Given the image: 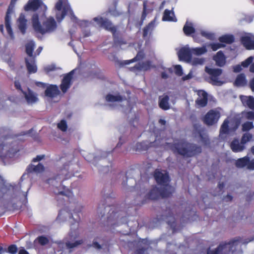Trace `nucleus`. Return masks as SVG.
<instances>
[{"label": "nucleus", "mask_w": 254, "mask_h": 254, "mask_svg": "<svg viewBox=\"0 0 254 254\" xmlns=\"http://www.w3.org/2000/svg\"><path fill=\"white\" fill-rule=\"evenodd\" d=\"M192 55L196 56H200L206 53L207 51L205 46H202L199 48H191Z\"/></svg>", "instance_id": "35"}, {"label": "nucleus", "mask_w": 254, "mask_h": 254, "mask_svg": "<svg viewBox=\"0 0 254 254\" xmlns=\"http://www.w3.org/2000/svg\"><path fill=\"white\" fill-rule=\"evenodd\" d=\"M169 215H163V219L165 220L168 224L170 225L171 226H173V223L174 222V218L172 216V213L169 211L168 212Z\"/></svg>", "instance_id": "40"}, {"label": "nucleus", "mask_w": 254, "mask_h": 254, "mask_svg": "<svg viewBox=\"0 0 254 254\" xmlns=\"http://www.w3.org/2000/svg\"><path fill=\"white\" fill-rule=\"evenodd\" d=\"M247 118L249 120H254V112H249L247 113Z\"/></svg>", "instance_id": "60"}, {"label": "nucleus", "mask_w": 254, "mask_h": 254, "mask_svg": "<svg viewBox=\"0 0 254 254\" xmlns=\"http://www.w3.org/2000/svg\"><path fill=\"white\" fill-rule=\"evenodd\" d=\"M242 70V67L240 65H237L234 67L233 71L235 72H239Z\"/></svg>", "instance_id": "63"}, {"label": "nucleus", "mask_w": 254, "mask_h": 254, "mask_svg": "<svg viewBox=\"0 0 254 254\" xmlns=\"http://www.w3.org/2000/svg\"><path fill=\"white\" fill-rule=\"evenodd\" d=\"M22 93L28 104H34L38 101L37 94L29 89L27 91H22Z\"/></svg>", "instance_id": "19"}, {"label": "nucleus", "mask_w": 254, "mask_h": 254, "mask_svg": "<svg viewBox=\"0 0 254 254\" xmlns=\"http://www.w3.org/2000/svg\"><path fill=\"white\" fill-rule=\"evenodd\" d=\"M73 74V70L71 71L63 78L61 84V89L64 93H65L71 85V80Z\"/></svg>", "instance_id": "18"}, {"label": "nucleus", "mask_w": 254, "mask_h": 254, "mask_svg": "<svg viewBox=\"0 0 254 254\" xmlns=\"http://www.w3.org/2000/svg\"><path fill=\"white\" fill-rule=\"evenodd\" d=\"M205 61L203 58H195L193 60L192 64L194 65L197 64H202Z\"/></svg>", "instance_id": "53"}, {"label": "nucleus", "mask_w": 254, "mask_h": 254, "mask_svg": "<svg viewBox=\"0 0 254 254\" xmlns=\"http://www.w3.org/2000/svg\"><path fill=\"white\" fill-rule=\"evenodd\" d=\"M44 170V166L41 163H39L37 166L32 164L29 165L26 170L28 173H40L43 171Z\"/></svg>", "instance_id": "27"}, {"label": "nucleus", "mask_w": 254, "mask_h": 254, "mask_svg": "<svg viewBox=\"0 0 254 254\" xmlns=\"http://www.w3.org/2000/svg\"><path fill=\"white\" fill-rule=\"evenodd\" d=\"M211 47L213 51H215L219 48H223L225 45L220 43H211L209 45Z\"/></svg>", "instance_id": "49"}, {"label": "nucleus", "mask_w": 254, "mask_h": 254, "mask_svg": "<svg viewBox=\"0 0 254 254\" xmlns=\"http://www.w3.org/2000/svg\"><path fill=\"white\" fill-rule=\"evenodd\" d=\"M254 240V238L249 241L244 242L241 238H237L228 243L220 244L215 250L209 249L207 250V254H227L230 252L233 253L236 250L237 247L239 244H247Z\"/></svg>", "instance_id": "4"}, {"label": "nucleus", "mask_w": 254, "mask_h": 254, "mask_svg": "<svg viewBox=\"0 0 254 254\" xmlns=\"http://www.w3.org/2000/svg\"><path fill=\"white\" fill-rule=\"evenodd\" d=\"M61 69V68H60V67H56L55 64L49 65L44 67V70L47 73H48L51 71L55 70L56 69Z\"/></svg>", "instance_id": "51"}, {"label": "nucleus", "mask_w": 254, "mask_h": 254, "mask_svg": "<svg viewBox=\"0 0 254 254\" xmlns=\"http://www.w3.org/2000/svg\"><path fill=\"white\" fill-rule=\"evenodd\" d=\"M249 84L251 90L254 92V77L250 81Z\"/></svg>", "instance_id": "64"}, {"label": "nucleus", "mask_w": 254, "mask_h": 254, "mask_svg": "<svg viewBox=\"0 0 254 254\" xmlns=\"http://www.w3.org/2000/svg\"><path fill=\"white\" fill-rule=\"evenodd\" d=\"M171 192L168 191L167 188L164 187L157 188L156 187L153 188L148 193V197L151 199H157L159 196L162 197H168Z\"/></svg>", "instance_id": "8"}, {"label": "nucleus", "mask_w": 254, "mask_h": 254, "mask_svg": "<svg viewBox=\"0 0 254 254\" xmlns=\"http://www.w3.org/2000/svg\"><path fill=\"white\" fill-rule=\"evenodd\" d=\"M73 175L72 167L66 165L61 170L58 175L49 179L47 183L54 187L53 191L56 194L67 195L68 192L66 191V187L62 185L61 183L64 180L70 178Z\"/></svg>", "instance_id": "1"}, {"label": "nucleus", "mask_w": 254, "mask_h": 254, "mask_svg": "<svg viewBox=\"0 0 254 254\" xmlns=\"http://www.w3.org/2000/svg\"><path fill=\"white\" fill-rule=\"evenodd\" d=\"M192 77H193L192 73L190 71L188 75L183 77L182 79L184 81H185V80H189V79L192 78Z\"/></svg>", "instance_id": "57"}, {"label": "nucleus", "mask_w": 254, "mask_h": 254, "mask_svg": "<svg viewBox=\"0 0 254 254\" xmlns=\"http://www.w3.org/2000/svg\"><path fill=\"white\" fill-rule=\"evenodd\" d=\"M26 66L29 74L34 73L37 72V67L35 63L34 57H27L25 59Z\"/></svg>", "instance_id": "20"}, {"label": "nucleus", "mask_w": 254, "mask_h": 254, "mask_svg": "<svg viewBox=\"0 0 254 254\" xmlns=\"http://www.w3.org/2000/svg\"><path fill=\"white\" fill-rule=\"evenodd\" d=\"M27 20L25 18V16L23 13H21L18 17L17 23L19 30L20 32L24 34L27 29Z\"/></svg>", "instance_id": "22"}, {"label": "nucleus", "mask_w": 254, "mask_h": 254, "mask_svg": "<svg viewBox=\"0 0 254 254\" xmlns=\"http://www.w3.org/2000/svg\"><path fill=\"white\" fill-rule=\"evenodd\" d=\"M18 151V149H17V148H12L11 149H9L8 150V153H7V155H8L9 154H14L15 153H16Z\"/></svg>", "instance_id": "62"}, {"label": "nucleus", "mask_w": 254, "mask_h": 254, "mask_svg": "<svg viewBox=\"0 0 254 254\" xmlns=\"http://www.w3.org/2000/svg\"><path fill=\"white\" fill-rule=\"evenodd\" d=\"M58 127L63 131H65L67 128L66 122L62 120L58 124Z\"/></svg>", "instance_id": "47"}, {"label": "nucleus", "mask_w": 254, "mask_h": 254, "mask_svg": "<svg viewBox=\"0 0 254 254\" xmlns=\"http://www.w3.org/2000/svg\"><path fill=\"white\" fill-rule=\"evenodd\" d=\"M60 91L56 85H50L48 86L45 91V95L50 98H54L59 95Z\"/></svg>", "instance_id": "21"}, {"label": "nucleus", "mask_w": 254, "mask_h": 254, "mask_svg": "<svg viewBox=\"0 0 254 254\" xmlns=\"http://www.w3.org/2000/svg\"><path fill=\"white\" fill-rule=\"evenodd\" d=\"M110 207H105L104 205H102V206H99L98 208V212L100 213L101 216H103L105 214L104 210L105 209H109Z\"/></svg>", "instance_id": "55"}, {"label": "nucleus", "mask_w": 254, "mask_h": 254, "mask_svg": "<svg viewBox=\"0 0 254 254\" xmlns=\"http://www.w3.org/2000/svg\"><path fill=\"white\" fill-rule=\"evenodd\" d=\"M146 69V64L143 62L138 63L136 64L134 66L130 67L131 71L135 70H142Z\"/></svg>", "instance_id": "39"}, {"label": "nucleus", "mask_w": 254, "mask_h": 254, "mask_svg": "<svg viewBox=\"0 0 254 254\" xmlns=\"http://www.w3.org/2000/svg\"><path fill=\"white\" fill-rule=\"evenodd\" d=\"M175 73L178 76H182L183 75V70L182 66L180 65H176L175 66Z\"/></svg>", "instance_id": "54"}, {"label": "nucleus", "mask_w": 254, "mask_h": 254, "mask_svg": "<svg viewBox=\"0 0 254 254\" xmlns=\"http://www.w3.org/2000/svg\"><path fill=\"white\" fill-rule=\"evenodd\" d=\"M135 254H148L146 249L144 248L139 249L136 250Z\"/></svg>", "instance_id": "56"}, {"label": "nucleus", "mask_w": 254, "mask_h": 254, "mask_svg": "<svg viewBox=\"0 0 254 254\" xmlns=\"http://www.w3.org/2000/svg\"><path fill=\"white\" fill-rule=\"evenodd\" d=\"M233 199V196L230 194H227L226 196H224L223 200L226 202L231 201Z\"/></svg>", "instance_id": "61"}, {"label": "nucleus", "mask_w": 254, "mask_h": 254, "mask_svg": "<svg viewBox=\"0 0 254 254\" xmlns=\"http://www.w3.org/2000/svg\"><path fill=\"white\" fill-rule=\"evenodd\" d=\"M183 31L186 35L189 36L195 32V28L192 23L187 21L183 27Z\"/></svg>", "instance_id": "30"}, {"label": "nucleus", "mask_w": 254, "mask_h": 254, "mask_svg": "<svg viewBox=\"0 0 254 254\" xmlns=\"http://www.w3.org/2000/svg\"><path fill=\"white\" fill-rule=\"evenodd\" d=\"M154 178L159 184L165 186L164 188H167V190L170 188L169 186H167V184L169 182V176L167 173H163L158 170H156L154 173Z\"/></svg>", "instance_id": "14"}, {"label": "nucleus", "mask_w": 254, "mask_h": 254, "mask_svg": "<svg viewBox=\"0 0 254 254\" xmlns=\"http://www.w3.org/2000/svg\"><path fill=\"white\" fill-rule=\"evenodd\" d=\"M85 159L89 162H92L94 165H96L95 162L97 160L100 161L101 155L100 156H94L92 154H90L85 157Z\"/></svg>", "instance_id": "43"}, {"label": "nucleus", "mask_w": 254, "mask_h": 254, "mask_svg": "<svg viewBox=\"0 0 254 254\" xmlns=\"http://www.w3.org/2000/svg\"><path fill=\"white\" fill-rule=\"evenodd\" d=\"M35 241H38V242L42 246L46 245L49 242L48 238L43 236L38 237Z\"/></svg>", "instance_id": "42"}, {"label": "nucleus", "mask_w": 254, "mask_h": 254, "mask_svg": "<svg viewBox=\"0 0 254 254\" xmlns=\"http://www.w3.org/2000/svg\"><path fill=\"white\" fill-rule=\"evenodd\" d=\"M178 55L180 60L190 63L192 56L191 48L186 46L180 50Z\"/></svg>", "instance_id": "13"}, {"label": "nucleus", "mask_w": 254, "mask_h": 254, "mask_svg": "<svg viewBox=\"0 0 254 254\" xmlns=\"http://www.w3.org/2000/svg\"><path fill=\"white\" fill-rule=\"evenodd\" d=\"M55 8L58 11L56 13V18L58 21H61L65 15L72 12L69 5L66 3V0H59L55 5Z\"/></svg>", "instance_id": "5"}, {"label": "nucleus", "mask_w": 254, "mask_h": 254, "mask_svg": "<svg viewBox=\"0 0 254 254\" xmlns=\"http://www.w3.org/2000/svg\"><path fill=\"white\" fill-rule=\"evenodd\" d=\"M169 97L168 95H163L159 97V106L164 110H167L170 108L169 103Z\"/></svg>", "instance_id": "25"}, {"label": "nucleus", "mask_w": 254, "mask_h": 254, "mask_svg": "<svg viewBox=\"0 0 254 254\" xmlns=\"http://www.w3.org/2000/svg\"><path fill=\"white\" fill-rule=\"evenodd\" d=\"M155 146V144L154 142H150L148 144L146 142H142L140 143H138L137 144V148L142 149V150H147L148 148L151 147Z\"/></svg>", "instance_id": "37"}, {"label": "nucleus", "mask_w": 254, "mask_h": 254, "mask_svg": "<svg viewBox=\"0 0 254 254\" xmlns=\"http://www.w3.org/2000/svg\"><path fill=\"white\" fill-rule=\"evenodd\" d=\"M152 26V23H150L147 26L145 27L143 29V36H145L147 35L148 31L150 27Z\"/></svg>", "instance_id": "58"}, {"label": "nucleus", "mask_w": 254, "mask_h": 254, "mask_svg": "<svg viewBox=\"0 0 254 254\" xmlns=\"http://www.w3.org/2000/svg\"><path fill=\"white\" fill-rule=\"evenodd\" d=\"M34 48V43L30 42L26 45V52L28 55V57H34L33 56V51Z\"/></svg>", "instance_id": "38"}, {"label": "nucleus", "mask_w": 254, "mask_h": 254, "mask_svg": "<svg viewBox=\"0 0 254 254\" xmlns=\"http://www.w3.org/2000/svg\"><path fill=\"white\" fill-rule=\"evenodd\" d=\"M244 105L248 106L250 108L254 110V98L252 96H244L241 98Z\"/></svg>", "instance_id": "28"}, {"label": "nucleus", "mask_w": 254, "mask_h": 254, "mask_svg": "<svg viewBox=\"0 0 254 254\" xmlns=\"http://www.w3.org/2000/svg\"><path fill=\"white\" fill-rule=\"evenodd\" d=\"M44 157H45V156L44 155H38V156H36V158H34L33 159L32 161L34 162L40 161V160L43 159L44 158Z\"/></svg>", "instance_id": "59"}, {"label": "nucleus", "mask_w": 254, "mask_h": 254, "mask_svg": "<svg viewBox=\"0 0 254 254\" xmlns=\"http://www.w3.org/2000/svg\"><path fill=\"white\" fill-rule=\"evenodd\" d=\"M220 42L231 44L234 41V37L232 35H225L219 38Z\"/></svg>", "instance_id": "36"}, {"label": "nucleus", "mask_w": 254, "mask_h": 254, "mask_svg": "<svg viewBox=\"0 0 254 254\" xmlns=\"http://www.w3.org/2000/svg\"><path fill=\"white\" fill-rule=\"evenodd\" d=\"M220 117V113L216 110H210L205 116L204 122L208 126H212L217 123Z\"/></svg>", "instance_id": "10"}, {"label": "nucleus", "mask_w": 254, "mask_h": 254, "mask_svg": "<svg viewBox=\"0 0 254 254\" xmlns=\"http://www.w3.org/2000/svg\"><path fill=\"white\" fill-rule=\"evenodd\" d=\"M228 124L229 121L227 120H225L223 124L221 126L220 132V133H227L228 132Z\"/></svg>", "instance_id": "44"}, {"label": "nucleus", "mask_w": 254, "mask_h": 254, "mask_svg": "<svg viewBox=\"0 0 254 254\" xmlns=\"http://www.w3.org/2000/svg\"><path fill=\"white\" fill-rule=\"evenodd\" d=\"M230 147L232 150L234 152H239L243 151L245 149V146L241 141L240 142L239 140L235 139L233 140L231 144Z\"/></svg>", "instance_id": "24"}, {"label": "nucleus", "mask_w": 254, "mask_h": 254, "mask_svg": "<svg viewBox=\"0 0 254 254\" xmlns=\"http://www.w3.org/2000/svg\"><path fill=\"white\" fill-rule=\"evenodd\" d=\"M205 71L209 75V82L213 85L221 86L223 82L219 80V76L222 74V70L205 67Z\"/></svg>", "instance_id": "6"}, {"label": "nucleus", "mask_w": 254, "mask_h": 254, "mask_svg": "<svg viewBox=\"0 0 254 254\" xmlns=\"http://www.w3.org/2000/svg\"><path fill=\"white\" fill-rule=\"evenodd\" d=\"M143 57V53L142 52H139V53H137V54L136 56V57L134 58H133L132 60H129V61H124V64H128L130 63H132L133 62H136V61H137L138 60H139L142 59Z\"/></svg>", "instance_id": "45"}, {"label": "nucleus", "mask_w": 254, "mask_h": 254, "mask_svg": "<svg viewBox=\"0 0 254 254\" xmlns=\"http://www.w3.org/2000/svg\"><path fill=\"white\" fill-rule=\"evenodd\" d=\"M253 57H250L247 60H246L245 61L243 62L242 63L241 65L244 67H248L253 62Z\"/></svg>", "instance_id": "52"}, {"label": "nucleus", "mask_w": 254, "mask_h": 254, "mask_svg": "<svg viewBox=\"0 0 254 254\" xmlns=\"http://www.w3.org/2000/svg\"><path fill=\"white\" fill-rule=\"evenodd\" d=\"M198 98L195 100V104L199 107H204L207 104V94L203 90H199L197 92Z\"/></svg>", "instance_id": "17"}, {"label": "nucleus", "mask_w": 254, "mask_h": 254, "mask_svg": "<svg viewBox=\"0 0 254 254\" xmlns=\"http://www.w3.org/2000/svg\"><path fill=\"white\" fill-rule=\"evenodd\" d=\"M89 248L92 247L95 249L97 251L103 253L105 252L107 249V245L106 243L102 239L96 238H95L91 244L88 245Z\"/></svg>", "instance_id": "12"}, {"label": "nucleus", "mask_w": 254, "mask_h": 254, "mask_svg": "<svg viewBox=\"0 0 254 254\" xmlns=\"http://www.w3.org/2000/svg\"><path fill=\"white\" fill-rule=\"evenodd\" d=\"M252 135L250 133H245V134H244L241 139V141L242 142V143H244L245 144L246 142L251 140L252 138Z\"/></svg>", "instance_id": "48"}, {"label": "nucleus", "mask_w": 254, "mask_h": 254, "mask_svg": "<svg viewBox=\"0 0 254 254\" xmlns=\"http://www.w3.org/2000/svg\"><path fill=\"white\" fill-rule=\"evenodd\" d=\"M173 147L179 154L187 157H192L201 152L200 146L184 140L175 142Z\"/></svg>", "instance_id": "2"}, {"label": "nucleus", "mask_w": 254, "mask_h": 254, "mask_svg": "<svg viewBox=\"0 0 254 254\" xmlns=\"http://www.w3.org/2000/svg\"><path fill=\"white\" fill-rule=\"evenodd\" d=\"M163 21H176L177 19L174 17V14L171 11L168 9H165L164 12L163 16L162 18Z\"/></svg>", "instance_id": "33"}, {"label": "nucleus", "mask_w": 254, "mask_h": 254, "mask_svg": "<svg viewBox=\"0 0 254 254\" xmlns=\"http://www.w3.org/2000/svg\"><path fill=\"white\" fill-rule=\"evenodd\" d=\"M110 152H102L101 155L100 164L98 166L99 171L101 173L106 174L110 171L111 167V163L108 162L109 165H104L105 162V159L110 154Z\"/></svg>", "instance_id": "15"}, {"label": "nucleus", "mask_w": 254, "mask_h": 254, "mask_svg": "<svg viewBox=\"0 0 254 254\" xmlns=\"http://www.w3.org/2000/svg\"><path fill=\"white\" fill-rule=\"evenodd\" d=\"M78 222H74L71 224L70 232H69V234L71 240H74L77 238L78 233L76 232V230L78 229Z\"/></svg>", "instance_id": "31"}, {"label": "nucleus", "mask_w": 254, "mask_h": 254, "mask_svg": "<svg viewBox=\"0 0 254 254\" xmlns=\"http://www.w3.org/2000/svg\"><path fill=\"white\" fill-rule=\"evenodd\" d=\"M235 165L237 168H244L247 166L248 169L250 170H254V159L250 160V158L246 156L244 157L238 159Z\"/></svg>", "instance_id": "11"}, {"label": "nucleus", "mask_w": 254, "mask_h": 254, "mask_svg": "<svg viewBox=\"0 0 254 254\" xmlns=\"http://www.w3.org/2000/svg\"><path fill=\"white\" fill-rule=\"evenodd\" d=\"M213 60L218 66L222 67L226 64V58L221 51L217 53L216 55L214 56Z\"/></svg>", "instance_id": "26"}, {"label": "nucleus", "mask_w": 254, "mask_h": 254, "mask_svg": "<svg viewBox=\"0 0 254 254\" xmlns=\"http://www.w3.org/2000/svg\"><path fill=\"white\" fill-rule=\"evenodd\" d=\"M17 0H11L10 3L7 9L5 17V25L7 33L11 39L14 38L13 33L10 25V14L14 12L15 4Z\"/></svg>", "instance_id": "7"}, {"label": "nucleus", "mask_w": 254, "mask_h": 254, "mask_svg": "<svg viewBox=\"0 0 254 254\" xmlns=\"http://www.w3.org/2000/svg\"><path fill=\"white\" fill-rule=\"evenodd\" d=\"M93 20L97 22V24L107 30L111 31L114 35L117 31V28L112 22L107 18L101 17H95Z\"/></svg>", "instance_id": "9"}, {"label": "nucleus", "mask_w": 254, "mask_h": 254, "mask_svg": "<svg viewBox=\"0 0 254 254\" xmlns=\"http://www.w3.org/2000/svg\"><path fill=\"white\" fill-rule=\"evenodd\" d=\"M200 34L202 36L206 38L207 39L213 40L215 39V35L213 33L209 32L206 31L201 30Z\"/></svg>", "instance_id": "41"}, {"label": "nucleus", "mask_w": 254, "mask_h": 254, "mask_svg": "<svg viewBox=\"0 0 254 254\" xmlns=\"http://www.w3.org/2000/svg\"><path fill=\"white\" fill-rule=\"evenodd\" d=\"M247 84L246 76L243 73L239 74L235 81V85L237 86H244Z\"/></svg>", "instance_id": "29"}, {"label": "nucleus", "mask_w": 254, "mask_h": 254, "mask_svg": "<svg viewBox=\"0 0 254 254\" xmlns=\"http://www.w3.org/2000/svg\"><path fill=\"white\" fill-rule=\"evenodd\" d=\"M17 250V247L15 245H11L8 247L7 252L11 254H15Z\"/></svg>", "instance_id": "50"}, {"label": "nucleus", "mask_w": 254, "mask_h": 254, "mask_svg": "<svg viewBox=\"0 0 254 254\" xmlns=\"http://www.w3.org/2000/svg\"><path fill=\"white\" fill-rule=\"evenodd\" d=\"M242 44L248 50L254 49V36L251 34L242 36L241 38Z\"/></svg>", "instance_id": "16"}, {"label": "nucleus", "mask_w": 254, "mask_h": 254, "mask_svg": "<svg viewBox=\"0 0 254 254\" xmlns=\"http://www.w3.org/2000/svg\"><path fill=\"white\" fill-rule=\"evenodd\" d=\"M42 4V2L40 0H29L24 6V9L26 11H36Z\"/></svg>", "instance_id": "23"}, {"label": "nucleus", "mask_w": 254, "mask_h": 254, "mask_svg": "<svg viewBox=\"0 0 254 254\" xmlns=\"http://www.w3.org/2000/svg\"><path fill=\"white\" fill-rule=\"evenodd\" d=\"M83 241L82 240H77L74 242L67 240L65 242V245L67 249H69V252H71V249L77 247L78 246L82 244Z\"/></svg>", "instance_id": "32"}, {"label": "nucleus", "mask_w": 254, "mask_h": 254, "mask_svg": "<svg viewBox=\"0 0 254 254\" xmlns=\"http://www.w3.org/2000/svg\"><path fill=\"white\" fill-rule=\"evenodd\" d=\"M106 100L109 102H121L123 100V97L120 95L108 94L106 96Z\"/></svg>", "instance_id": "34"}, {"label": "nucleus", "mask_w": 254, "mask_h": 254, "mask_svg": "<svg viewBox=\"0 0 254 254\" xmlns=\"http://www.w3.org/2000/svg\"><path fill=\"white\" fill-rule=\"evenodd\" d=\"M253 127L254 125L252 122H246L242 125V130L243 131H249Z\"/></svg>", "instance_id": "46"}, {"label": "nucleus", "mask_w": 254, "mask_h": 254, "mask_svg": "<svg viewBox=\"0 0 254 254\" xmlns=\"http://www.w3.org/2000/svg\"><path fill=\"white\" fill-rule=\"evenodd\" d=\"M32 22L34 30L42 35L51 33L57 28L56 22L52 17L48 18L41 25L39 21L38 15L34 14L32 18Z\"/></svg>", "instance_id": "3"}]
</instances>
